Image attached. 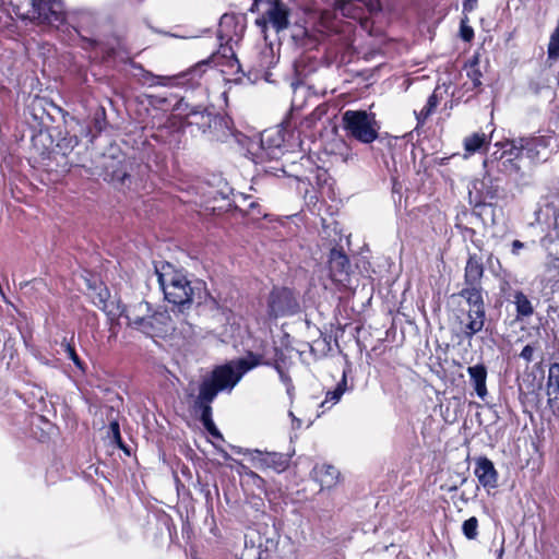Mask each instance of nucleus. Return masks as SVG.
I'll return each mask as SVG.
<instances>
[{"mask_svg": "<svg viewBox=\"0 0 559 559\" xmlns=\"http://www.w3.org/2000/svg\"><path fill=\"white\" fill-rule=\"evenodd\" d=\"M210 414H211L210 406H205L203 409V414H202V420H203L204 427L213 437L222 438V435L218 431V429L215 427L214 423L212 421Z\"/></svg>", "mask_w": 559, "mask_h": 559, "instance_id": "nucleus-28", "label": "nucleus"}, {"mask_svg": "<svg viewBox=\"0 0 559 559\" xmlns=\"http://www.w3.org/2000/svg\"><path fill=\"white\" fill-rule=\"evenodd\" d=\"M155 79L157 80V82H156L157 84L164 85V86L170 85V82L173 80V78H170V76H156Z\"/></svg>", "mask_w": 559, "mask_h": 559, "instance_id": "nucleus-36", "label": "nucleus"}, {"mask_svg": "<svg viewBox=\"0 0 559 559\" xmlns=\"http://www.w3.org/2000/svg\"><path fill=\"white\" fill-rule=\"evenodd\" d=\"M483 275V266L478 261L469 259L465 267V276L469 282H477Z\"/></svg>", "mask_w": 559, "mask_h": 559, "instance_id": "nucleus-24", "label": "nucleus"}, {"mask_svg": "<svg viewBox=\"0 0 559 559\" xmlns=\"http://www.w3.org/2000/svg\"><path fill=\"white\" fill-rule=\"evenodd\" d=\"M122 314L128 321V324L141 332H143L144 324L148 320L150 306L147 302L140 301L135 305L122 309Z\"/></svg>", "mask_w": 559, "mask_h": 559, "instance_id": "nucleus-13", "label": "nucleus"}, {"mask_svg": "<svg viewBox=\"0 0 559 559\" xmlns=\"http://www.w3.org/2000/svg\"><path fill=\"white\" fill-rule=\"evenodd\" d=\"M38 19L52 26L66 21V12L60 0H31Z\"/></svg>", "mask_w": 559, "mask_h": 559, "instance_id": "nucleus-8", "label": "nucleus"}, {"mask_svg": "<svg viewBox=\"0 0 559 559\" xmlns=\"http://www.w3.org/2000/svg\"><path fill=\"white\" fill-rule=\"evenodd\" d=\"M110 428L114 435L119 437V425L117 423H111Z\"/></svg>", "mask_w": 559, "mask_h": 559, "instance_id": "nucleus-42", "label": "nucleus"}, {"mask_svg": "<svg viewBox=\"0 0 559 559\" xmlns=\"http://www.w3.org/2000/svg\"><path fill=\"white\" fill-rule=\"evenodd\" d=\"M533 354H534V348L531 346V345H526L522 352H521V357L527 361H531L532 358H533Z\"/></svg>", "mask_w": 559, "mask_h": 559, "instance_id": "nucleus-34", "label": "nucleus"}, {"mask_svg": "<svg viewBox=\"0 0 559 559\" xmlns=\"http://www.w3.org/2000/svg\"><path fill=\"white\" fill-rule=\"evenodd\" d=\"M551 138L547 139L545 136H539L534 140H523L521 139L519 143L516 144L515 141H507L504 143H496V146L503 147V152L497 156V158H503L506 154H509L511 157H519L522 150L526 148L528 152H534L537 157H544V154H542L540 147L545 148L548 146V142Z\"/></svg>", "mask_w": 559, "mask_h": 559, "instance_id": "nucleus-10", "label": "nucleus"}, {"mask_svg": "<svg viewBox=\"0 0 559 559\" xmlns=\"http://www.w3.org/2000/svg\"><path fill=\"white\" fill-rule=\"evenodd\" d=\"M437 106V97L435 95H431L428 100H427V105L420 110L419 115L420 117H423L424 119L427 118L431 111L436 108Z\"/></svg>", "mask_w": 559, "mask_h": 559, "instance_id": "nucleus-33", "label": "nucleus"}, {"mask_svg": "<svg viewBox=\"0 0 559 559\" xmlns=\"http://www.w3.org/2000/svg\"><path fill=\"white\" fill-rule=\"evenodd\" d=\"M257 365L258 360L250 356L249 358L238 359L217 367L213 371L212 378L204 380L201 384L200 402L210 403L215 399L218 391L233 389L241 377Z\"/></svg>", "mask_w": 559, "mask_h": 559, "instance_id": "nucleus-1", "label": "nucleus"}, {"mask_svg": "<svg viewBox=\"0 0 559 559\" xmlns=\"http://www.w3.org/2000/svg\"><path fill=\"white\" fill-rule=\"evenodd\" d=\"M231 20H233V17H231V16L226 15V14H225V15H223V17H222V20H221V26H223V25H224V24H226V23L231 22Z\"/></svg>", "mask_w": 559, "mask_h": 559, "instance_id": "nucleus-43", "label": "nucleus"}, {"mask_svg": "<svg viewBox=\"0 0 559 559\" xmlns=\"http://www.w3.org/2000/svg\"><path fill=\"white\" fill-rule=\"evenodd\" d=\"M336 11L342 15L356 19L359 16L360 7L356 0H340L336 3Z\"/></svg>", "mask_w": 559, "mask_h": 559, "instance_id": "nucleus-22", "label": "nucleus"}, {"mask_svg": "<svg viewBox=\"0 0 559 559\" xmlns=\"http://www.w3.org/2000/svg\"><path fill=\"white\" fill-rule=\"evenodd\" d=\"M260 5H265V8L255 23L263 32L267 27H272L278 33L288 27L289 10L282 0H255L254 7L259 9Z\"/></svg>", "mask_w": 559, "mask_h": 559, "instance_id": "nucleus-4", "label": "nucleus"}, {"mask_svg": "<svg viewBox=\"0 0 559 559\" xmlns=\"http://www.w3.org/2000/svg\"><path fill=\"white\" fill-rule=\"evenodd\" d=\"M158 282L165 298L175 305H185L192 300L193 288L187 276L167 264L162 271H157Z\"/></svg>", "mask_w": 559, "mask_h": 559, "instance_id": "nucleus-3", "label": "nucleus"}, {"mask_svg": "<svg viewBox=\"0 0 559 559\" xmlns=\"http://www.w3.org/2000/svg\"><path fill=\"white\" fill-rule=\"evenodd\" d=\"M313 479L320 484L322 489H330L337 485L340 480V472L330 464H318L313 468Z\"/></svg>", "mask_w": 559, "mask_h": 559, "instance_id": "nucleus-15", "label": "nucleus"}, {"mask_svg": "<svg viewBox=\"0 0 559 559\" xmlns=\"http://www.w3.org/2000/svg\"><path fill=\"white\" fill-rule=\"evenodd\" d=\"M467 372L475 388L477 395L484 400L487 395L486 379L487 370L484 365L468 367Z\"/></svg>", "mask_w": 559, "mask_h": 559, "instance_id": "nucleus-17", "label": "nucleus"}, {"mask_svg": "<svg viewBox=\"0 0 559 559\" xmlns=\"http://www.w3.org/2000/svg\"><path fill=\"white\" fill-rule=\"evenodd\" d=\"M287 393L290 395L292 394V386L290 385H287Z\"/></svg>", "mask_w": 559, "mask_h": 559, "instance_id": "nucleus-47", "label": "nucleus"}, {"mask_svg": "<svg viewBox=\"0 0 559 559\" xmlns=\"http://www.w3.org/2000/svg\"><path fill=\"white\" fill-rule=\"evenodd\" d=\"M299 311V304L288 288H274L267 301V316L271 319L288 317Z\"/></svg>", "mask_w": 559, "mask_h": 559, "instance_id": "nucleus-6", "label": "nucleus"}, {"mask_svg": "<svg viewBox=\"0 0 559 559\" xmlns=\"http://www.w3.org/2000/svg\"><path fill=\"white\" fill-rule=\"evenodd\" d=\"M462 531L467 539H475L478 535V520L472 516L463 522Z\"/></svg>", "mask_w": 559, "mask_h": 559, "instance_id": "nucleus-25", "label": "nucleus"}, {"mask_svg": "<svg viewBox=\"0 0 559 559\" xmlns=\"http://www.w3.org/2000/svg\"><path fill=\"white\" fill-rule=\"evenodd\" d=\"M289 416L292 417V427L293 429H299L302 425V421L295 417V415L293 414V412H289Z\"/></svg>", "mask_w": 559, "mask_h": 559, "instance_id": "nucleus-37", "label": "nucleus"}, {"mask_svg": "<svg viewBox=\"0 0 559 559\" xmlns=\"http://www.w3.org/2000/svg\"><path fill=\"white\" fill-rule=\"evenodd\" d=\"M126 178H127V174L126 173H120L119 171V173L114 175V179H117L120 182H124Z\"/></svg>", "mask_w": 559, "mask_h": 559, "instance_id": "nucleus-40", "label": "nucleus"}, {"mask_svg": "<svg viewBox=\"0 0 559 559\" xmlns=\"http://www.w3.org/2000/svg\"><path fill=\"white\" fill-rule=\"evenodd\" d=\"M476 3H477V0H465V2L463 4V10L465 12H471L475 9Z\"/></svg>", "mask_w": 559, "mask_h": 559, "instance_id": "nucleus-35", "label": "nucleus"}, {"mask_svg": "<svg viewBox=\"0 0 559 559\" xmlns=\"http://www.w3.org/2000/svg\"><path fill=\"white\" fill-rule=\"evenodd\" d=\"M467 23V16L461 20L460 34L465 41H471L474 37V31Z\"/></svg>", "mask_w": 559, "mask_h": 559, "instance_id": "nucleus-30", "label": "nucleus"}, {"mask_svg": "<svg viewBox=\"0 0 559 559\" xmlns=\"http://www.w3.org/2000/svg\"><path fill=\"white\" fill-rule=\"evenodd\" d=\"M345 386H346V380L345 378L343 379L342 383L337 384V386L335 388V390L331 391V392H328L326 393V397L325 400L322 402V406H324L325 404L330 403L331 405H334L336 404L342 395L344 394L345 392Z\"/></svg>", "mask_w": 559, "mask_h": 559, "instance_id": "nucleus-26", "label": "nucleus"}, {"mask_svg": "<svg viewBox=\"0 0 559 559\" xmlns=\"http://www.w3.org/2000/svg\"><path fill=\"white\" fill-rule=\"evenodd\" d=\"M93 304L103 310L111 320L122 316L121 306L110 297L106 287H99V290L92 296Z\"/></svg>", "mask_w": 559, "mask_h": 559, "instance_id": "nucleus-14", "label": "nucleus"}, {"mask_svg": "<svg viewBox=\"0 0 559 559\" xmlns=\"http://www.w3.org/2000/svg\"><path fill=\"white\" fill-rule=\"evenodd\" d=\"M173 330L170 316L166 311H158L148 317L142 333L150 337H164Z\"/></svg>", "mask_w": 559, "mask_h": 559, "instance_id": "nucleus-11", "label": "nucleus"}, {"mask_svg": "<svg viewBox=\"0 0 559 559\" xmlns=\"http://www.w3.org/2000/svg\"><path fill=\"white\" fill-rule=\"evenodd\" d=\"M325 19H326V15H323L322 21H321V28H320L321 33L334 29V26H330L325 23Z\"/></svg>", "mask_w": 559, "mask_h": 559, "instance_id": "nucleus-39", "label": "nucleus"}, {"mask_svg": "<svg viewBox=\"0 0 559 559\" xmlns=\"http://www.w3.org/2000/svg\"><path fill=\"white\" fill-rule=\"evenodd\" d=\"M460 323L464 335L468 338L472 337L484 328L485 310H480V312L476 314L472 309H468L465 318L461 319Z\"/></svg>", "mask_w": 559, "mask_h": 559, "instance_id": "nucleus-16", "label": "nucleus"}, {"mask_svg": "<svg viewBox=\"0 0 559 559\" xmlns=\"http://www.w3.org/2000/svg\"><path fill=\"white\" fill-rule=\"evenodd\" d=\"M378 9H380L379 2H377V4H374V5L370 4V11H374V10H378Z\"/></svg>", "mask_w": 559, "mask_h": 559, "instance_id": "nucleus-45", "label": "nucleus"}, {"mask_svg": "<svg viewBox=\"0 0 559 559\" xmlns=\"http://www.w3.org/2000/svg\"><path fill=\"white\" fill-rule=\"evenodd\" d=\"M460 295L465 299L468 309H472L476 314L479 313L480 310H485L483 296L478 288H465L461 292Z\"/></svg>", "mask_w": 559, "mask_h": 559, "instance_id": "nucleus-20", "label": "nucleus"}, {"mask_svg": "<svg viewBox=\"0 0 559 559\" xmlns=\"http://www.w3.org/2000/svg\"><path fill=\"white\" fill-rule=\"evenodd\" d=\"M240 474L248 476L257 487H262L264 480L254 472L250 471L247 466L240 465Z\"/></svg>", "mask_w": 559, "mask_h": 559, "instance_id": "nucleus-32", "label": "nucleus"}, {"mask_svg": "<svg viewBox=\"0 0 559 559\" xmlns=\"http://www.w3.org/2000/svg\"><path fill=\"white\" fill-rule=\"evenodd\" d=\"M491 136H487L483 132L473 133L464 139V148L468 154H474L484 145L489 144Z\"/></svg>", "mask_w": 559, "mask_h": 559, "instance_id": "nucleus-21", "label": "nucleus"}, {"mask_svg": "<svg viewBox=\"0 0 559 559\" xmlns=\"http://www.w3.org/2000/svg\"><path fill=\"white\" fill-rule=\"evenodd\" d=\"M347 258L341 253H332L331 257V280L335 283H343L347 276L344 270L347 265Z\"/></svg>", "mask_w": 559, "mask_h": 559, "instance_id": "nucleus-19", "label": "nucleus"}, {"mask_svg": "<svg viewBox=\"0 0 559 559\" xmlns=\"http://www.w3.org/2000/svg\"><path fill=\"white\" fill-rule=\"evenodd\" d=\"M474 474L488 492L498 487V472L489 459L478 457L475 462Z\"/></svg>", "mask_w": 559, "mask_h": 559, "instance_id": "nucleus-12", "label": "nucleus"}, {"mask_svg": "<svg viewBox=\"0 0 559 559\" xmlns=\"http://www.w3.org/2000/svg\"><path fill=\"white\" fill-rule=\"evenodd\" d=\"M283 138L280 130L264 131L258 140H251L248 152L255 163L276 159L282 154Z\"/></svg>", "mask_w": 559, "mask_h": 559, "instance_id": "nucleus-5", "label": "nucleus"}, {"mask_svg": "<svg viewBox=\"0 0 559 559\" xmlns=\"http://www.w3.org/2000/svg\"><path fill=\"white\" fill-rule=\"evenodd\" d=\"M548 58L551 60L559 59V26L550 36L547 49Z\"/></svg>", "mask_w": 559, "mask_h": 559, "instance_id": "nucleus-27", "label": "nucleus"}, {"mask_svg": "<svg viewBox=\"0 0 559 559\" xmlns=\"http://www.w3.org/2000/svg\"><path fill=\"white\" fill-rule=\"evenodd\" d=\"M281 378L284 382H288V378L282 372H281Z\"/></svg>", "mask_w": 559, "mask_h": 559, "instance_id": "nucleus-46", "label": "nucleus"}, {"mask_svg": "<svg viewBox=\"0 0 559 559\" xmlns=\"http://www.w3.org/2000/svg\"><path fill=\"white\" fill-rule=\"evenodd\" d=\"M62 346L67 356L75 364V366L80 369H83L82 361L76 355L75 349L69 343H63Z\"/></svg>", "mask_w": 559, "mask_h": 559, "instance_id": "nucleus-31", "label": "nucleus"}, {"mask_svg": "<svg viewBox=\"0 0 559 559\" xmlns=\"http://www.w3.org/2000/svg\"><path fill=\"white\" fill-rule=\"evenodd\" d=\"M514 304L516 307L518 316L528 317L533 314L534 308L532 306V302L522 292L515 293Z\"/></svg>", "mask_w": 559, "mask_h": 559, "instance_id": "nucleus-23", "label": "nucleus"}, {"mask_svg": "<svg viewBox=\"0 0 559 559\" xmlns=\"http://www.w3.org/2000/svg\"><path fill=\"white\" fill-rule=\"evenodd\" d=\"M342 124L347 135L364 144H370L379 136L376 115L366 110H346L342 115Z\"/></svg>", "mask_w": 559, "mask_h": 559, "instance_id": "nucleus-2", "label": "nucleus"}, {"mask_svg": "<svg viewBox=\"0 0 559 559\" xmlns=\"http://www.w3.org/2000/svg\"><path fill=\"white\" fill-rule=\"evenodd\" d=\"M246 454L249 455L252 465L261 471L272 469L276 473H282L289 464V457L281 453H263L259 450H248Z\"/></svg>", "mask_w": 559, "mask_h": 559, "instance_id": "nucleus-9", "label": "nucleus"}, {"mask_svg": "<svg viewBox=\"0 0 559 559\" xmlns=\"http://www.w3.org/2000/svg\"><path fill=\"white\" fill-rule=\"evenodd\" d=\"M369 24H370L369 20H364L360 22V27L365 31H368Z\"/></svg>", "mask_w": 559, "mask_h": 559, "instance_id": "nucleus-44", "label": "nucleus"}, {"mask_svg": "<svg viewBox=\"0 0 559 559\" xmlns=\"http://www.w3.org/2000/svg\"><path fill=\"white\" fill-rule=\"evenodd\" d=\"M524 247V243L521 242L520 240H514L512 242V253L513 254H519L520 250Z\"/></svg>", "mask_w": 559, "mask_h": 559, "instance_id": "nucleus-38", "label": "nucleus"}, {"mask_svg": "<svg viewBox=\"0 0 559 559\" xmlns=\"http://www.w3.org/2000/svg\"><path fill=\"white\" fill-rule=\"evenodd\" d=\"M547 395L550 405L559 409V364H554L549 368Z\"/></svg>", "mask_w": 559, "mask_h": 559, "instance_id": "nucleus-18", "label": "nucleus"}, {"mask_svg": "<svg viewBox=\"0 0 559 559\" xmlns=\"http://www.w3.org/2000/svg\"><path fill=\"white\" fill-rule=\"evenodd\" d=\"M467 76L472 81L474 88H477L481 85V72L475 63L467 68Z\"/></svg>", "mask_w": 559, "mask_h": 559, "instance_id": "nucleus-29", "label": "nucleus"}, {"mask_svg": "<svg viewBox=\"0 0 559 559\" xmlns=\"http://www.w3.org/2000/svg\"><path fill=\"white\" fill-rule=\"evenodd\" d=\"M469 203L476 205L483 204L499 198V186L489 175L481 179H475L468 187Z\"/></svg>", "mask_w": 559, "mask_h": 559, "instance_id": "nucleus-7", "label": "nucleus"}, {"mask_svg": "<svg viewBox=\"0 0 559 559\" xmlns=\"http://www.w3.org/2000/svg\"><path fill=\"white\" fill-rule=\"evenodd\" d=\"M204 66H205L204 63H202V64H198L195 68H193L192 70H190L188 74H200V73H201V70H202V68H203Z\"/></svg>", "mask_w": 559, "mask_h": 559, "instance_id": "nucleus-41", "label": "nucleus"}]
</instances>
